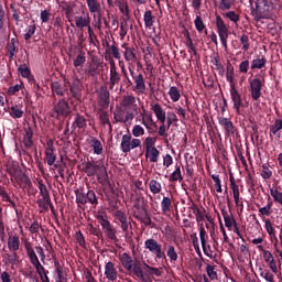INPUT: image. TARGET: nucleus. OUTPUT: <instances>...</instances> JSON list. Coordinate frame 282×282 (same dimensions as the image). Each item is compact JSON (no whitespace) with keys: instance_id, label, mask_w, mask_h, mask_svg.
Returning <instances> with one entry per match:
<instances>
[{"instance_id":"f257e3e1","label":"nucleus","mask_w":282,"mask_h":282,"mask_svg":"<svg viewBox=\"0 0 282 282\" xmlns=\"http://www.w3.org/2000/svg\"><path fill=\"white\" fill-rule=\"evenodd\" d=\"M281 10V0H256V8L251 7V15L254 21H261V19H276Z\"/></svg>"},{"instance_id":"f03ea898","label":"nucleus","mask_w":282,"mask_h":282,"mask_svg":"<svg viewBox=\"0 0 282 282\" xmlns=\"http://www.w3.org/2000/svg\"><path fill=\"white\" fill-rule=\"evenodd\" d=\"M265 86V78L254 77L253 79L249 80V93L251 99L254 101H259L262 96L263 87Z\"/></svg>"},{"instance_id":"7ed1b4c3","label":"nucleus","mask_w":282,"mask_h":282,"mask_svg":"<svg viewBox=\"0 0 282 282\" xmlns=\"http://www.w3.org/2000/svg\"><path fill=\"white\" fill-rule=\"evenodd\" d=\"M216 28L223 47H225V50H228V25H226V22L224 21L221 15H216Z\"/></svg>"},{"instance_id":"20e7f679","label":"nucleus","mask_w":282,"mask_h":282,"mask_svg":"<svg viewBox=\"0 0 282 282\" xmlns=\"http://www.w3.org/2000/svg\"><path fill=\"white\" fill-rule=\"evenodd\" d=\"M53 111L56 113L57 118H69V116H72L69 101L65 98L58 99V101L53 106Z\"/></svg>"},{"instance_id":"39448f33","label":"nucleus","mask_w":282,"mask_h":282,"mask_svg":"<svg viewBox=\"0 0 282 282\" xmlns=\"http://www.w3.org/2000/svg\"><path fill=\"white\" fill-rule=\"evenodd\" d=\"M115 219H117V224L120 225L122 232H129V230H133V226L131 225V217L127 216V213L118 209L113 213Z\"/></svg>"},{"instance_id":"423d86ee","label":"nucleus","mask_w":282,"mask_h":282,"mask_svg":"<svg viewBox=\"0 0 282 282\" xmlns=\"http://www.w3.org/2000/svg\"><path fill=\"white\" fill-rule=\"evenodd\" d=\"M218 123L220 127H223L225 135L227 138H235V135L239 134V130L237 127H235V123H232V120L230 118L226 117H218Z\"/></svg>"},{"instance_id":"0eeeda50","label":"nucleus","mask_w":282,"mask_h":282,"mask_svg":"<svg viewBox=\"0 0 282 282\" xmlns=\"http://www.w3.org/2000/svg\"><path fill=\"white\" fill-rule=\"evenodd\" d=\"M68 87V94L70 99L74 98L75 100H79L83 97V82L75 77L72 83H66Z\"/></svg>"},{"instance_id":"6e6552de","label":"nucleus","mask_w":282,"mask_h":282,"mask_svg":"<svg viewBox=\"0 0 282 282\" xmlns=\"http://www.w3.org/2000/svg\"><path fill=\"white\" fill-rule=\"evenodd\" d=\"M144 248L155 254L156 259H166V253L162 250V245L158 240L153 238L145 240Z\"/></svg>"},{"instance_id":"1a4fd4ad","label":"nucleus","mask_w":282,"mask_h":282,"mask_svg":"<svg viewBox=\"0 0 282 282\" xmlns=\"http://www.w3.org/2000/svg\"><path fill=\"white\" fill-rule=\"evenodd\" d=\"M11 12H12V19L17 23L21 22V17H25L28 14V8L23 6L22 2H13L9 6Z\"/></svg>"},{"instance_id":"9d476101","label":"nucleus","mask_w":282,"mask_h":282,"mask_svg":"<svg viewBox=\"0 0 282 282\" xmlns=\"http://www.w3.org/2000/svg\"><path fill=\"white\" fill-rule=\"evenodd\" d=\"M229 94L231 101L234 104V109L238 113V116H241V107H243V99L241 98V94H239V90H237V86L229 88Z\"/></svg>"},{"instance_id":"9b49d317","label":"nucleus","mask_w":282,"mask_h":282,"mask_svg":"<svg viewBox=\"0 0 282 282\" xmlns=\"http://www.w3.org/2000/svg\"><path fill=\"white\" fill-rule=\"evenodd\" d=\"M122 80L118 68L116 67V62L113 59L110 61V78H109V89L113 90V88Z\"/></svg>"},{"instance_id":"f8f14e48","label":"nucleus","mask_w":282,"mask_h":282,"mask_svg":"<svg viewBox=\"0 0 282 282\" xmlns=\"http://www.w3.org/2000/svg\"><path fill=\"white\" fill-rule=\"evenodd\" d=\"M51 89L53 94H56V96H59L61 98H63L66 95L68 96V100H72V97L69 96V87L67 86V83L63 85L58 82H54L51 84Z\"/></svg>"},{"instance_id":"ddd939ff","label":"nucleus","mask_w":282,"mask_h":282,"mask_svg":"<svg viewBox=\"0 0 282 282\" xmlns=\"http://www.w3.org/2000/svg\"><path fill=\"white\" fill-rule=\"evenodd\" d=\"M110 94L109 90L107 89V86H101L100 90L98 93V105L102 109H109V102H110Z\"/></svg>"},{"instance_id":"4468645a","label":"nucleus","mask_w":282,"mask_h":282,"mask_svg":"<svg viewBox=\"0 0 282 282\" xmlns=\"http://www.w3.org/2000/svg\"><path fill=\"white\" fill-rule=\"evenodd\" d=\"M142 204H144V197H137L134 200L133 208H135L138 213H134L133 217L134 219H138V221H140L142 217H145V215H149V212L147 210V208L142 206Z\"/></svg>"},{"instance_id":"2eb2a0df","label":"nucleus","mask_w":282,"mask_h":282,"mask_svg":"<svg viewBox=\"0 0 282 282\" xmlns=\"http://www.w3.org/2000/svg\"><path fill=\"white\" fill-rule=\"evenodd\" d=\"M102 165L93 162H84L82 171L86 173L87 177H95Z\"/></svg>"},{"instance_id":"dca6fc26","label":"nucleus","mask_w":282,"mask_h":282,"mask_svg":"<svg viewBox=\"0 0 282 282\" xmlns=\"http://www.w3.org/2000/svg\"><path fill=\"white\" fill-rule=\"evenodd\" d=\"M150 107L151 111H153V113L156 116V120H159L161 124H164L166 122V111L164 110V108H162V105L158 102H152Z\"/></svg>"},{"instance_id":"f3484780","label":"nucleus","mask_w":282,"mask_h":282,"mask_svg":"<svg viewBox=\"0 0 282 282\" xmlns=\"http://www.w3.org/2000/svg\"><path fill=\"white\" fill-rule=\"evenodd\" d=\"M34 130L28 126L24 128L23 144L25 149H32L34 147Z\"/></svg>"},{"instance_id":"a211bd4d","label":"nucleus","mask_w":282,"mask_h":282,"mask_svg":"<svg viewBox=\"0 0 282 282\" xmlns=\"http://www.w3.org/2000/svg\"><path fill=\"white\" fill-rule=\"evenodd\" d=\"M134 87L133 91L137 94H147V84L144 83V75L139 74L137 77H133Z\"/></svg>"},{"instance_id":"6ab92c4d","label":"nucleus","mask_w":282,"mask_h":282,"mask_svg":"<svg viewBox=\"0 0 282 282\" xmlns=\"http://www.w3.org/2000/svg\"><path fill=\"white\" fill-rule=\"evenodd\" d=\"M17 45H19V40H17V37H12L7 45L9 61H13L15 54H19V47Z\"/></svg>"},{"instance_id":"aec40b11","label":"nucleus","mask_w":282,"mask_h":282,"mask_svg":"<svg viewBox=\"0 0 282 282\" xmlns=\"http://www.w3.org/2000/svg\"><path fill=\"white\" fill-rule=\"evenodd\" d=\"M105 276L108 281H116V279H118V270H116V264H113V262L106 263Z\"/></svg>"},{"instance_id":"412c9836","label":"nucleus","mask_w":282,"mask_h":282,"mask_svg":"<svg viewBox=\"0 0 282 282\" xmlns=\"http://www.w3.org/2000/svg\"><path fill=\"white\" fill-rule=\"evenodd\" d=\"M97 182L101 184V186H109L111 182L109 181V174L107 173V167L101 165L100 170L97 172Z\"/></svg>"},{"instance_id":"4be33fe9","label":"nucleus","mask_w":282,"mask_h":282,"mask_svg":"<svg viewBox=\"0 0 282 282\" xmlns=\"http://www.w3.org/2000/svg\"><path fill=\"white\" fill-rule=\"evenodd\" d=\"M270 138L275 135L278 140L282 139V120L276 119L273 124L270 126V132H269Z\"/></svg>"},{"instance_id":"5701e85b","label":"nucleus","mask_w":282,"mask_h":282,"mask_svg":"<svg viewBox=\"0 0 282 282\" xmlns=\"http://www.w3.org/2000/svg\"><path fill=\"white\" fill-rule=\"evenodd\" d=\"M124 50L123 57L127 63H135L138 61V55H135V48L127 46V44H122Z\"/></svg>"},{"instance_id":"b1692460","label":"nucleus","mask_w":282,"mask_h":282,"mask_svg":"<svg viewBox=\"0 0 282 282\" xmlns=\"http://www.w3.org/2000/svg\"><path fill=\"white\" fill-rule=\"evenodd\" d=\"M189 210H192L193 215H195L197 224H202V221L206 217V209H200L199 207H197V204L193 203L189 206Z\"/></svg>"},{"instance_id":"393cba45","label":"nucleus","mask_w":282,"mask_h":282,"mask_svg":"<svg viewBox=\"0 0 282 282\" xmlns=\"http://www.w3.org/2000/svg\"><path fill=\"white\" fill-rule=\"evenodd\" d=\"M9 113L11 118H13L14 120L23 118V115L25 113V111H23V105L21 104L12 105L9 108Z\"/></svg>"},{"instance_id":"a878e982","label":"nucleus","mask_w":282,"mask_h":282,"mask_svg":"<svg viewBox=\"0 0 282 282\" xmlns=\"http://www.w3.org/2000/svg\"><path fill=\"white\" fill-rule=\"evenodd\" d=\"M141 116H142L141 124L145 127L149 133H153V129L151 127L158 128V123L153 121V116L152 115H141Z\"/></svg>"},{"instance_id":"bb28decb","label":"nucleus","mask_w":282,"mask_h":282,"mask_svg":"<svg viewBox=\"0 0 282 282\" xmlns=\"http://www.w3.org/2000/svg\"><path fill=\"white\" fill-rule=\"evenodd\" d=\"M102 230L106 235V237L108 239H110V241H116V239H118V237L116 236V234L118 232L116 230V228L113 227V225H111V221L110 223H107L106 225H104L102 227Z\"/></svg>"},{"instance_id":"cd10ccee","label":"nucleus","mask_w":282,"mask_h":282,"mask_svg":"<svg viewBox=\"0 0 282 282\" xmlns=\"http://www.w3.org/2000/svg\"><path fill=\"white\" fill-rule=\"evenodd\" d=\"M129 272L130 274H134V276H137V279L140 281H147V278H144V271L142 270V264L140 262H135Z\"/></svg>"},{"instance_id":"c85d7f7f","label":"nucleus","mask_w":282,"mask_h":282,"mask_svg":"<svg viewBox=\"0 0 282 282\" xmlns=\"http://www.w3.org/2000/svg\"><path fill=\"white\" fill-rule=\"evenodd\" d=\"M120 261H121L122 268H124V270H127L128 272L131 270V268H133V264H134L133 258L129 253L127 252L122 253L120 256Z\"/></svg>"},{"instance_id":"c756f323","label":"nucleus","mask_w":282,"mask_h":282,"mask_svg":"<svg viewBox=\"0 0 282 282\" xmlns=\"http://www.w3.org/2000/svg\"><path fill=\"white\" fill-rule=\"evenodd\" d=\"M210 63L215 65V69L218 70L219 76H224V74H226V68H224V64H221L219 55L210 56Z\"/></svg>"},{"instance_id":"7c9ffc66","label":"nucleus","mask_w":282,"mask_h":282,"mask_svg":"<svg viewBox=\"0 0 282 282\" xmlns=\"http://www.w3.org/2000/svg\"><path fill=\"white\" fill-rule=\"evenodd\" d=\"M120 149L122 153H131V134H123Z\"/></svg>"},{"instance_id":"2f4dec72","label":"nucleus","mask_w":282,"mask_h":282,"mask_svg":"<svg viewBox=\"0 0 282 282\" xmlns=\"http://www.w3.org/2000/svg\"><path fill=\"white\" fill-rule=\"evenodd\" d=\"M39 208H41L40 213H47L50 210L48 206H52L51 197H42L36 200Z\"/></svg>"},{"instance_id":"473e14b6","label":"nucleus","mask_w":282,"mask_h":282,"mask_svg":"<svg viewBox=\"0 0 282 282\" xmlns=\"http://www.w3.org/2000/svg\"><path fill=\"white\" fill-rule=\"evenodd\" d=\"M86 3L88 6L90 14L100 13L102 11V7L100 6V2H98V0H86Z\"/></svg>"},{"instance_id":"72a5a7b5","label":"nucleus","mask_w":282,"mask_h":282,"mask_svg":"<svg viewBox=\"0 0 282 282\" xmlns=\"http://www.w3.org/2000/svg\"><path fill=\"white\" fill-rule=\"evenodd\" d=\"M221 215L224 217L226 228H228V230H232V226L235 227L237 224L235 217L230 216L225 209L221 210Z\"/></svg>"},{"instance_id":"f704fd0d","label":"nucleus","mask_w":282,"mask_h":282,"mask_svg":"<svg viewBox=\"0 0 282 282\" xmlns=\"http://www.w3.org/2000/svg\"><path fill=\"white\" fill-rule=\"evenodd\" d=\"M95 155H102V142L100 140L91 137L89 142Z\"/></svg>"},{"instance_id":"c9c22d12","label":"nucleus","mask_w":282,"mask_h":282,"mask_svg":"<svg viewBox=\"0 0 282 282\" xmlns=\"http://www.w3.org/2000/svg\"><path fill=\"white\" fill-rule=\"evenodd\" d=\"M171 208H173V200H171V197L164 196L161 200L162 214L166 215V213H171Z\"/></svg>"},{"instance_id":"e433bc0d","label":"nucleus","mask_w":282,"mask_h":282,"mask_svg":"<svg viewBox=\"0 0 282 282\" xmlns=\"http://www.w3.org/2000/svg\"><path fill=\"white\" fill-rule=\"evenodd\" d=\"M85 127H87V119L85 118V116L77 113L73 122V128L85 129Z\"/></svg>"},{"instance_id":"4c0bfd02","label":"nucleus","mask_w":282,"mask_h":282,"mask_svg":"<svg viewBox=\"0 0 282 282\" xmlns=\"http://www.w3.org/2000/svg\"><path fill=\"white\" fill-rule=\"evenodd\" d=\"M45 160L48 166H54V164L56 163V154H54V148L48 147L45 150Z\"/></svg>"},{"instance_id":"58836bf2","label":"nucleus","mask_w":282,"mask_h":282,"mask_svg":"<svg viewBox=\"0 0 282 282\" xmlns=\"http://www.w3.org/2000/svg\"><path fill=\"white\" fill-rule=\"evenodd\" d=\"M24 248L26 250V254L31 261V263H36L39 261V257L36 256V251H34V248H32V245L30 242H26L24 245Z\"/></svg>"},{"instance_id":"ea45409f","label":"nucleus","mask_w":282,"mask_h":282,"mask_svg":"<svg viewBox=\"0 0 282 282\" xmlns=\"http://www.w3.org/2000/svg\"><path fill=\"white\" fill-rule=\"evenodd\" d=\"M194 25L199 34L204 33L208 34V30H206V24H204V20H202V15H197L194 20Z\"/></svg>"},{"instance_id":"a19ab883","label":"nucleus","mask_w":282,"mask_h":282,"mask_svg":"<svg viewBox=\"0 0 282 282\" xmlns=\"http://www.w3.org/2000/svg\"><path fill=\"white\" fill-rule=\"evenodd\" d=\"M230 186L234 195V202L236 206H239V185H237L232 176H230Z\"/></svg>"},{"instance_id":"79ce46f5","label":"nucleus","mask_w":282,"mask_h":282,"mask_svg":"<svg viewBox=\"0 0 282 282\" xmlns=\"http://www.w3.org/2000/svg\"><path fill=\"white\" fill-rule=\"evenodd\" d=\"M143 21H144V25L148 29L153 28V23H155V19L153 18V11L148 10L144 12L143 14Z\"/></svg>"},{"instance_id":"37998d69","label":"nucleus","mask_w":282,"mask_h":282,"mask_svg":"<svg viewBox=\"0 0 282 282\" xmlns=\"http://www.w3.org/2000/svg\"><path fill=\"white\" fill-rule=\"evenodd\" d=\"M199 237H200V243H202L203 251L205 252V254H208L206 252V240L208 239V234L206 232V229L204 228V223H200Z\"/></svg>"},{"instance_id":"c03bdc74","label":"nucleus","mask_w":282,"mask_h":282,"mask_svg":"<svg viewBox=\"0 0 282 282\" xmlns=\"http://www.w3.org/2000/svg\"><path fill=\"white\" fill-rule=\"evenodd\" d=\"M184 176H182V167L175 165V171L170 175V182H183Z\"/></svg>"},{"instance_id":"a18cd8bd","label":"nucleus","mask_w":282,"mask_h":282,"mask_svg":"<svg viewBox=\"0 0 282 282\" xmlns=\"http://www.w3.org/2000/svg\"><path fill=\"white\" fill-rule=\"evenodd\" d=\"M20 241L19 236H9L8 248L9 250L17 252L19 250Z\"/></svg>"},{"instance_id":"49530a36","label":"nucleus","mask_w":282,"mask_h":282,"mask_svg":"<svg viewBox=\"0 0 282 282\" xmlns=\"http://www.w3.org/2000/svg\"><path fill=\"white\" fill-rule=\"evenodd\" d=\"M34 34H36V24L34 22H32L24 30V35H23L24 41H30V39H32V36H34Z\"/></svg>"},{"instance_id":"de8ad7c7","label":"nucleus","mask_w":282,"mask_h":282,"mask_svg":"<svg viewBox=\"0 0 282 282\" xmlns=\"http://www.w3.org/2000/svg\"><path fill=\"white\" fill-rule=\"evenodd\" d=\"M224 19H228L229 21H231V23H236L238 24L239 21L241 20V15H239V13H237V11H228L226 13H223Z\"/></svg>"},{"instance_id":"09e8293b","label":"nucleus","mask_w":282,"mask_h":282,"mask_svg":"<svg viewBox=\"0 0 282 282\" xmlns=\"http://www.w3.org/2000/svg\"><path fill=\"white\" fill-rule=\"evenodd\" d=\"M272 206H274V203L269 200L264 207L259 208V215L262 217H270V215H272Z\"/></svg>"},{"instance_id":"8fccbe9b","label":"nucleus","mask_w":282,"mask_h":282,"mask_svg":"<svg viewBox=\"0 0 282 282\" xmlns=\"http://www.w3.org/2000/svg\"><path fill=\"white\" fill-rule=\"evenodd\" d=\"M87 63V56L85 52L80 51L77 57L74 59L73 65L74 67H83Z\"/></svg>"},{"instance_id":"3c124183","label":"nucleus","mask_w":282,"mask_h":282,"mask_svg":"<svg viewBox=\"0 0 282 282\" xmlns=\"http://www.w3.org/2000/svg\"><path fill=\"white\" fill-rule=\"evenodd\" d=\"M150 191L153 195H158L160 193H162V183L158 182L156 180H151L150 181Z\"/></svg>"},{"instance_id":"603ef678","label":"nucleus","mask_w":282,"mask_h":282,"mask_svg":"<svg viewBox=\"0 0 282 282\" xmlns=\"http://www.w3.org/2000/svg\"><path fill=\"white\" fill-rule=\"evenodd\" d=\"M145 155L147 158H150V162H158V160H160V150H158V148H152L149 151H145Z\"/></svg>"},{"instance_id":"864d4df0","label":"nucleus","mask_w":282,"mask_h":282,"mask_svg":"<svg viewBox=\"0 0 282 282\" xmlns=\"http://www.w3.org/2000/svg\"><path fill=\"white\" fill-rule=\"evenodd\" d=\"M169 96L172 102H177L180 98H182V94H180V89L176 86H172L169 90Z\"/></svg>"},{"instance_id":"5fc2aeb1","label":"nucleus","mask_w":282,"mask_h":282,"mask_svg":"<svg viewBox=\"0 0 282 282\" xmlns=\"http://www.w3.org/2000/svg\"><path fill=\"white\" fill-rule=\"evenodd\" d=\"M267 63H268V59H265V57L253 59L251 62V69H263Z\"/></svg>"},{"instance_id":"6e6d98bb","label":"nucleus","mask_w":282,"mask_h":282,"mask_svg":"<svg viewBox=\"0 0 282 282\" xmlns=\"http://www.w3.org/2000/svg\"><path fill=\"white\" fill-rule=\"evenodd\" d=\"M93 25L97 30H102V13H93Z\"/></svg>"},{"instance_id":"4d7b16f0","label":"nucleus","mask_w":282,"mask_h":282,"mask_svg":"<svg viewBox=\"0 0 282 282\" xmlns=\"http://www.w3.org/2000/svg\"><path fill=\"white\" fill-rule=\"evenodd\" d=\"M75 195H76V204L78 206H85L87 204V194L76 189Z\"/></svg>"},{"instance_id":"13d9d810","label":"nucleus","mask_w":282,"mask_h":282,"mask_svg":"<svg viewBox=\"0 0 282 282\" xmlns=\"http://www.w3.org/2000/svg\"><path fill=\"white\" fill-rule=\"evenodd\" d=\"M75 24L80 30H83L84 28H90L89 20H87V18H84L82 15L80 17H75Z\"/></svg>"},{"instance_id":"bf43d9fd","label":"nucleus","mask_w":282,"mask_h":282,"mask_svg":"<svg viewBox=\"0 0 282 282\" xmlns=\"http://www.w3.org/2000/svg\"><path fill=\"white\" fill-rule=\"evenodd\" d=\"M86 202L93 206H98V197L96 196V192L88 191L86 194Z\"/></svg>"},{"instance_id":"052dcab7","label":"nucleus","mask_w":282,"mask_h":282,"mask_svg":"<svg viewBox=\"0 0 282 282\" xmlns=\"http://www.w3.org/2000/svg\"><path fill=\"white\" fill-rule=\"evenodd\" d=\"M260 276L268 282H274V273L268 269H260Z\"/></svg>"},{"instance_id":"680f3d73","label":"nucleus","mask_w":282,"mask_h":282,"mask_svg":"<svg viewBox=\"0 0 282 282\" xmlns=\"http://www.w3.org/2000/svg\"><path fill=\"white\" fill-rule=\"evenodd\" d=\"M260 175L262 180H270V177H272V170H270L268 164L262 165V169L260 170Z\"/></svg>"},{"instance_id":"e2e57ef3","label":"nucleus","mask_w":282,"mask_h":282,"mask_svg":"<svg viewBox=\"0 0 282 282\" xmlns=\"http://www.w3.org/2000/svg\"><path fill=\"white\" fill-rule=\"evenodd\" d=\"M232 6H234L232 0H220V3L218 4V10L226 12V10H230Z\"/></svg>"},{"instance_id":"0e129e2a","label":"nucleus","mask_w":282,"mask_h":282,"mask_svg":"<svg viewBox=\"0 0 282 282\" xmlns=\"http://www.w3.org/2000/svg\"><path fill=\"white\" fill-rule=\"evenodd\" d=\"M155 142H158V139L153 138V137H148L143 144L145 147V151H151V149L155 148Z\"/></svg>"},{"instance_id":"69168bd1","label":"nucleus","mask_w":282,"mask_h":282,"mask_svg":"<svg viewBox=\"0 0 282 282\" xmlns=\"http://www.w3.org/2000/svg\"><path fill=\"white\" fill-rule=\"evenodd\" d=\"M99 120L102 124H108L111 129V121H109V113L105 110H99Z\"/></svg>"},{"instance_id":"338daca9","label":"nucleus","mask_w":282,"mask_h":282,"mask_svg":"<svg viewBox=\"0 0 282 282\" xmlns=\"http://www.w3.org/2000/svg\"><path fill=\"white\" fill-rule=\"evenodd\" d=\"M166 256L171 261H177V251H175V247L169 245L166 249Z\"/></svg>"},{"instance_id":"774afa93","label":"nucleus","mask_w":282,"mask_h":282,"mask_svg":"<svg viewBox=\"0 0 282 282\" xmlns=\"http://www.w3.org/2000/svg\"><path fill=\"white\" fill-rule=\"evenodd\" d=\"M145 131L144 128L140 124H134L132 128V135L134 138H141V135H144Z\"/></svg>"}]
</instances>
